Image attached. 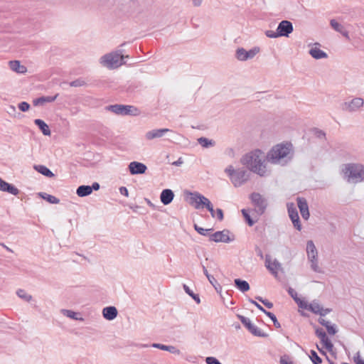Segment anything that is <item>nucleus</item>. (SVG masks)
Segmentation results:
<instances>
[{
  "mask_svg": "<svg viewBox=\"0 0 364 364\" xmlns=\"http://www.w3.org/2000/svg\"><path fill=\"white\" fill-rule=\"evenodd\" d=\"M296 201L301 217L306 220H308L309 218L310 213L306 199L303 197H298L296 198Z\"/></svg>",
  "mask_w": 364,
  "mask_h": 364,
  "instance_id": "15",
  "label": "nucleus"
},
{
  "mask_svg": "<svg viewBox=\"0 0 364 364\" xmlns=\"http://www.w3.org/2000/svg\"><path fill=\"white\" fill-rule=\"evenodd\" d=\"M321 324L326 327L328 334L334 335L337 333L336 326L331 323L329 320H321Z\"/></svg>",
  "mask_w": 364,
  "mask_h": 364,
  "instance_id": "31",
  "label": "nucleus"
},
{
  "mask_svg": "<svg viewBox=\"0 0 364 364\" xmlns=\"http://www.w3.org/2000/svg\"><path fill=\"white\" fill-rule=\"evenodd\" d=\"M232 326L235 328V330L237 331L240 329V324L239 322H235L232 324Z\"/></svg>",
  "mask_w": 364,
  "mask_h": 364,
  "instance_id": "64",
  "label": "nucleus"
},
{
  "mask_svg": "<svg viewBox=\"0 0 364 364\" xmlns=\"http://www.w3.org/2000/svg\"><path fill=\"white\" fill-rule=\"evenodd\" d=\"M124 55L121 50H117L103 55L101 58V63L108 68H118L123 64Z\"/></svg>",
  "mask_w": 364,
  "mask_h": 364,
  "instance_id": "6",
  "label": "nucleus"
},
{
  "mask_svg": "<svg viewBox=\"0 0 364 364\" xmlns=\"http://www.w3.org/2000/svg\"><path fill=\"white\" fill-rule=\"evenodd\" d=\"M249 177V171L245 168H240L236 169L234 176H232L231 181L235 187H239L247 181Z\"/></svg>",
  "mask_w": 364,
  "mask_h": 364,
  "instance_id": "9",
  "label": "nucleus"
},
{
  "mask_svg": "<svg viewBox=\"0 0 364 364\" xmlns=\"http://www.w3.org/2000/svg\"><path fill=\"white\" fill-rule=\"evenodd\" d=\"M0 191L11 193L14 196L18 195V189L11 183H9L0 177Z\"/></svg>",
  "mask_w": 364,
  "mask_h": 364,
  "instance_id": "19",
  "label": "nucleus"
},
{
  "mask_svg": "<svg viewBox=\"0 0 364 364\" xmlns=\"http://www.w3.org/2000/svg\"><path fill=\"white\" fill-rule=\"evenodd\" d=\"M289 216L293 223L294 227L299 231L301 230V224L298 214V211L293 203H289L287 205Z\"/></svg>",
  "mask_w": 364,
  "mask_h": 364,
  "instance_id": "12",
  "label": "nucleus"
},
{
  "mask_svg": "<svg viewBox=\"0 0 364 364\" xmlns=\"http://www.w3.org/2000/svg\"><path fill=\"white\" fill-rule=\"evenodd\" d=\"M174 198V193L171 189H164L160 194L161 202L164 205H169Z\"/></svg>",
  "mask_w": 364,
  "mask_h": 364,
  "instance_id": "20",
  "label": "nucleus"
},
{
  "mask_svg": "<svg viewBox=\"0 0 364 364\" xmlns=\"http://www.w3.org/2000/svg\"><path fill=\"white\" fill-rule=\"evenodd\" d=\"M76 193L79 197H85L92 193V189L88 185H82L77 187Z\"/></svg>",
  "mask_w": 364,
  "mask_h": 364,
  "instance_id": "30",
  "label": "nucleus"
},
{
  "mask_svg": "<svg viewBox=\"0 0 364 364\" xmlns=\"http://www.w3.org/2000/svg\"><path fill=\"white\" fill-rule=\"evenodd\" d=\"M82 316L89 317L90 318H94L100 317V311L97 309L87 308L82 311Z\"/></svg>",
  "mask_w": 364,
  "mask_h": 364,
  "instance_id": "32",
  "label": "nucleus"
},
{
  "mask_svg": "<svg viewBox=\"0 0 364 364\" xmlns=\"http://www.w3.org/2000/svg\"><path fill=\"white\" fill-rule=\"evenodd\" d=\"M363 100L360 97H355L349 102H345L341 105V108L343 111L353 112L358 111L361 107L363 106Z\"/></svg>",
  "mask_w": 364,
  "mask_h": 364,
  "instance_id": "11",
  "label": "nucleus"
},
{
  "mask_svg": "<svg viewBox=\"0 0 364 364\" xmlns=\"http://www.w3.org/2000/svg\"><path fill=\"white\" fill-rule=\"evenodd\" d=\"M201 266L203 268V272L204 274L206 276L208 281H211L212 279L213 280L214 277L208 273L206 267L203 264H201Z\"/></svg>",
  "mask_w": 364,
  "mask_h": 364,
  "instance_id": "56",
  "label": "nucleus"
},
{
  "mask_svg": "<svg viewBox=\"0 0 364 364\" xmlns=\"http://www.w3.org/2000/svg\"><path fill=\"white\" fill-rule=\"evenodd\" d=\"M34 123L36 126H38V127L42 132L43 135H45V136L50 135L51 132L49 129V127L43 119H36L34 120Z\"/></svg>",
  "mask_w": 364,
  "mask_h": 364,
  "instance_id": "26",
  "label": "nucleus"
},
{
  "mask_svg": "<svg viewBox=\"0 0 364 364\" xmlns=\"http://www.w3.org/2000/svg\"><path fill=\"white\" fill-rule=\"evenodd\" d=\"M209 282L214 287L215 289L219 292L222 289V287L220 284L218 282V281L214 278L213 281V279L211 281H209Z\"/></svg>",
  "mask_w": 364,
  "mask_h": 364,
  "instance_id": "50",
  "label": "nucleus"
},
{
  "mask_svg": "<svg viewBox=\"0 0 364 364\" xmlns=\"http://www.w3.org/2000/svg\"><path fill=\"white\" fill-rule=\"evenodd\" d=\"M314 134L318 138H325L326 137V133L322 131L321 129H319L318 128L314 129Z\"/></svg>",
  "mask_w": 364,
  "mask_h": 364,
  "instance_id": "52",
  "label": "nucleus"
},
{
  "mask_svg": "<svg viewBox=\"0 0 364 364\" xmlns=\"http://www.w3.org/2000/svg\"><path fill=\"white\" fill-rule=\"evenodd\" d=\"M242 323L254 336L259 337H265L267 334L262 330L252 323L251 320H241Z\"/></svg>",
  "mask_w": 364,
  "mask_h": 364,
  "instance_id": "16",
  "label": "nucleus"
},
{
  "mask_svg": "<svg viewBox=\"0 0 364 364\" xmlns=\"http://www.w3.org/2000/svg\"><path fill=\"white\" fill-rule=\"evenodd\" d=\"M6 112L9 115L14 117H16L17 112H16V107L14 106H13V105L8 106V107L6 108Z\"/></svg>",
  "mask_w": 364,
  "mask_h": 364,
  "instance_id": "47",
  "label": "nucleus"
},
{
  "mask_svg": "<svg viewBox=\"0 0 364 364\" xmlns=\"http://www.w3.org/2000/svg\"><path fill=\"white\" fill-rule=\"evenodd\" d=\"M183 160L181 157H180V158H178V159L177 161L172 162L171 164L175 166H179L181 164H183Z\"/></svg>",
  "mask_w": 364,
  "mask_h": 364,
  "instance_id": "61",
  "label": "nucleus"
},
{
  "mask_svg": "<svg viewBox=\"0 0 364 364\" xmlns=\"http://www.w3.org/2000/svg\"><path fill=\"white\" fill-rule=\"evenodd\" d=\"M266 267L275 277H277L278 272L277 269L280 267V264L277 261L275 260L272 264H268Z\"/></svg>",
  "mask_w": 364,
  "mask_h": 364,
  "instance_id": "37",
  "label": "nucleus"
},
{
  "mask_svg": "<svg viewBox=\"0 0 364 364\" xmlns=\"http://www.w3.org/2000/svg\"><path fill=\"white\" fill-rule=\"evenodd\" d=\"M183 288L185 291V292L188 294L197 304L200 303V299L199 297V295L197 294H195L186 284L183 285Z\"/></svg>",
  "mask_w": 364,
  "mask_h": 364,
  "instance_id": "36",
  "label": "nucleus"
},
{
  "mask_svg": "<svg viewBox=\"0 0 364 364\" xmlns=\"http://www.w3.org/2000/svg\"><path fill=\"white\" fill-rule=\"evenodd\" d=\"M235 287L242 293H245L250 290V287L249 283L241 279H235L234 280Z\"/></svg>",
  "mask_w": 364,
  "mask_h": 364,
  "instance_id": "27",
  "label": "nucleus"
},
{
  "mask_svg": "<svg viewBox=\"0 0 364 364\" xmlns=\"http://www.w3.org/2000/svg\"><path fill=\"white\" fill-rule=\"evenodd\" d=\"M271 321L273 323L275 328H279L281 327V323H279V320H271Z\"/></svg>",
  "mask_w": 364,
  "mask_h": 364,
  "instance_id": "63",
  "label": "nucleus"
},
{
  "mask_svg": "<svg viewBox=\"0 0 364 364\" xmlns=\"http://www.w3.org/2000/svg\"><path fill=\"white\" fill-rule=\"evenodd\" d=\"M277 31L280 37H289L294 31L293 24L289 21L283 20L279 23Z\"/></svg>",
  "mask_w": 364,
  "mask_h": 364,
  "instance_id": "13",
  "label": "nucleus"
},
{
  "mask_svg": "<svg viewBox=\"0 0 364 364\" xmlns=\"http://www.w3.org/2000/svg\"><path fill=\"white\" fill-rule=\"evenodd\" d=\"M38 196L41 198L46 200L47 202H48L51 204H58L60 203V200L58 198H56L52 195L48 194L46 193L40 192V193H38Z\"/></svg>",
  "mask_w": 364,
  "mask_h": 364,
  "instance_id": "33",
  "label": "nucleus"
},
{
  "mask_svg": "<svg viewBox=\"0 0 364 364\" xmlns=\"http://www.w3.org/2000/svg\"><path fill=\"white\" fill-rule=\"evenodd\" d=\"M343 172L348 178V182L357 183L364 180V166L361 164H346Z\"/></svg>",
  "mask_w": 364,
  "mask_h": 364,
  "instance_id": "3",
  "label": "nucleus"
},
{
  "mask_svg": "<svg viewBox=\"0 0 364 364\" xmlns=\"http://www.w3.org/2000/svg\"><path fill=\"white\" fill-rule=\"evenodd\" d=\"M316 334L321 339L322 344L324 346L326 350L331 351L333 348V345L327 337L325 331L323 328H316Z\"/></svg>",
  "mask_w": 364,
  "mask_h": 364,
  "instance_id": "18",
  "label": "nucleus"
},
{
  "mask_svg": "<svg viewBox=\"0 0 364 364\" xmlns=\"http://www.w3.org/2000/svg\"><path fill=\"white\" fill-rule=\"evenodd\" d=\"M255 252L258 257H259L261 259H263V252L261 248L256 245L255 247Z\"/></svg>",
  "mask_w": 364,
  "mask_h": 364,
  "instance_id": "59",
  "label": "nucleus"
},
{
  "mask_svg": "<svg viewBox=\"0 0 364 364\" xmlns=\"http://www.w3.org/2000/svg\"><path fill=\"white\" fill-rule=\"evenodd\" d=\"M90 188L92 189V192L93 191H98L100 188V186L97 182H94L92 186H90Z\"/></svg>",
  "mask_w": 364,
  "mask_h": 364,
  "instance_id": "60",
  "label": "nucleus"
},
{
  "mask_svg": "<svg viewBox=\"0 0 364 364\" xmlns=\"http://www.w3.org/2000/svg\"><path fill=\"white\" fill-rule=\"evenodd\" d=\"M250 198L255 206V211L257 215H262L267 206V200L260 193L255 192L250 194Z\"/></svg>",
  "mask_w": 364,
  "mask_h": 364,
  "instance_id": "7",
  "label": "nucleus"
},
{
  "mask_svg": "<svg viewBox=\"0 0 364 364\" xmlns=\"http://www.w3.org/2000/svg\"><path fill=\"white\" fill-rule=\"evenodd\" d=\"M215 218H217L219 221H222L224 219L223 210L221 208L216 209Z\"/></svg>",
  "mask_w": 364,
  "mask_h": 364,
  "instance_id": "49",
  "label": "nucleus"
},
{
  "mask_svg": "<svg viewBox=\"0 0 364 364\" xmlns=\"http://www.w3.org/2000/svg\"><path fill=\"white\" fill-rule=\"evenodd\" d=\"M259 51L260 48L257 46L253 47L249 50H246L244 48H238L235 51V58L240 61H246L254 58Z\"/></svg>",
  "mask_w": 364,
  "mask_h": 364,
  "instance_id": "8",
  "label": "nucleus"
},
{
  "mask_svg": "<svg viewBox=\"0 0 364 364\" xmlns=\"http://www.w3.org/2000/svg\"><path fill=\"white\" fill-rule=\"evenodd\" d=\"M310 359L314 364H320L322 362L321 358L317 355L314 350H311Z\"/></svg>",
  "mask_w": 364,
  "mask_h": 364,
  "instance_id": "43",
  "label": "nucleus"
},
{
  "mask_svg": "<svg viewBox=\"0 0 364 364\" xmlns=\"http://www.w3.org/2000/svg\"><path fill=\"white\" fill-rule=\"evenodd\" d=\"M320 316H325L330 313L332 309L330 308H323L318 302L314 301L308 306V310Z\"/></svg>",
  "mask_w": 364,
  "mask_h": 364,
  "instance_id": "14",
  "label": "nucleus"
},
{
  "mask_svg": "<svg viewBox=\"0 0 364 364\" xmlns=\"http://www.w3.org/2000/svg\"><path fill=\"white\" fill-rule=\"evenodd\" d=\"M242 216L244 217L245 222L247 223V225L250 227H252L256 222V220H254L251 216L250 215V213L247 210L242 209L241 210Z\"/></svg>",
  "mask_w": 364,
  "mask_h": 364,
  "instance_id": "38",
  "label": "nucleus"
},
{
  "mask_svg": "<svg viewBox=\"0 0 364 364\" xmlns=\"http://www.w3.org/2000/svg\"><path fill=\"white\" fill-rule=\"evenodd\" d=\"M117 308L113 306L105 307L102 310L104 318H115L117 316Z\"/></svg>",
  "mask_w": 364,
  "mask_h": 364,
  "instance_id": "24",
  "label": "nucleus"
},
{
  "mask_svg": "<svg viewBox=\"0 0 364 364\" xmlns=\"http://www.w3.org/2000/svg\"><path fill=\"white\" fill-rule=\"evenodd\" d=\"M205 363L207 364H222L218 359L214 357H207L205 359Z\"/></svg>",
  "mask_w": 364,
  "mask_h": 364,
  "instance_id": "51",
  "label": "nucleus"
},
{
  "mask_svg": "<svg viewBox=\"0 0 364 364\" xmlns=\"http://www.w3.org/2000/svg\"><path fill=\"white\" fill-rule=\"evenodd\" d=\"M193 228L195 229V230L198 233L200 234V235H203V236H207L208 235V230H213V228H208V229H205L203 228H201L200 226H198L197 224H194L193 225Z\"/></svg>",
  "mask_w": 364,
  "mask_h": 364,
  "instance_id": "39",
  "label": "nucleus"
},
{
  "mask_svg": "<svg viewBox=\"0 0 364 364\" xmlns=\"http://www.w3.org/2000/svg\"><path fill=\"white\" fill-rule=\"evenodd\" d=\"M295 302L298 305L299 308L303 310H308V306L309 304L303 299L299 298L297 299H295Z\"/></svg>",
  "mask_w": 364,
  "mask_h": 364,
  "instance_id": "41",
  "label": "nucleus"
},
{
  "mask_svg": "<svg viewBox=\"0 0 364 364\" xmlns=\"http://www.w3.org/2000/svg\"><path fill=\"white\" fill-rule=\"evenodd\" d=\"M128 168L132 175L143 174L147 170V167L144 164L138 161L131 162Z\"/></svg>",
  "mask_w": 364,
  "mask_h": 364,
  "instance_id": "17",
  "label": "nucleus"
},
{
  "mask_svg": "<svg viewBox=\"0 0 364 364\" xmlns=\"http://www.w3.org/2000/svg\"><path fill=\"white\" fill-rule=\"evenodd\" d=\"M230 231L225 229L221 231H217L210 235V240L215 242H225L229 243L235 240L234 235L232 237L229 235Z\"/></svg>",
  "mask_w": 364,
  "mask_h": 364,
  "instance_id": "10",
  "label": "nucleus"
},
{
  "mask_svg": "<svg viewBox=\"0 0 364 364\" xmlns=\"http://www.w3.org/2000/svg\"><path fill=\"white\" fill-rule=\"evenodd\" d=\"M288 293H289V294L291 296V298H292L294 301H295V299H299V297L298 296V294H297L296 291L294 289H292V288H291V287H289V289H288Z\"/></svg>",
  "mask_w": 364,
  "mask_h": 364,
  "instance_id": "55",
  "label": "nucleus"
},
{
  "mask_svg": "<svg viewBox=\"0 0 364 364\" xmlns=\"http://www.w3.org/2000/svg\"><path fill=\"white\" fill-rule=\"evenodd\" d=\"M152 347L154 348H159L160 350H167V347L168 346H166V345H164V344H161V343H153L152 344Z\"/></svg>",
  "mask_w": 364,
  "mask_h": 364,
  "instance_id": "57",
  "label": "nucleus"
},
{
  "mask_svg": "<svg viewBox=\"0 0 364 364\" xmlns=\"http://www.w3.org/2000/svg\"><path fill=\"white\" fill-rule=\"evenodd\" d=\"M188 194L191 196V202L196 203V209L205 208L210 212L211 216L215 218L216 210H214L213 205L208 198L198 192H188Z\"/></svg>",
  "mask_w": 364,
  "mask_h": 364,
  "instance_id": "4",
  "label": "nucleus"
},
{
  "mask_svg": "<svg viewBox=\"0 0 364 364\" xmlns=\"http://www.w3.org/2000/svg\"><path fill=\"white\" fill-rule=\"evenodd\" d=\"M263 152L259 149H255L245 154L240 160V162L246 166L250 171L260 176H264L266 174V165L264 164Z\"/></svg>",
  "mask_w": 364,
  "mask_h": 364,
  "instance_id": "2",
  "label": "nucleus"
},
{
  "mask_svg": "<svg viewBox=\"0 0 364 364\" xmlns=\"http://www.w3.org/2000/svg\"><path fill=\"white\" fill-rule=\"evenodd\" d=\"M309 54L316 60L326 58L328 57V55L326 52L317 48H311L309 50Z\"/></svg>",
  "mask_w": 364,
  "mask_h": 364,
  "instance_id": "28",
  "label": "nucleus"
},
{
  "mask_svg": "<svg viewBox=\"0 0 364 364\" xmlns=\"http://www.w3.org/2000/svg\"><path fill=\"white\" fill-rule=\"evenodd\" d=\"M263 312L269 317V318H277L276 316L270 311L265 310V311Z\"/></svg>",
  "mask_w": 364,
  "mask_h": 364,
  "instance_id": "62",
  "label": "nucleus"
},
{
  "mask_svg": "<svg viewBox=\"0 0 364 364\" xmlns=\"http://www.w3.org/2000/svg\"><path fill=\"white\" fill-rule=\"evenodd\" d=\"M119 193H120L122 195H123V196H126V197H128V196H129V191H128V189H127L126 187H124V186H122V187H120V188H119Z\"/></svg>",
  "mask_w": 364,
  "mask_h": 364,
  "instance_id": "58",
  "label": "nucleus"
},
{
  "mask_svg": "<svg viewBox=\"0 0 364 364\" xmlns=\"http://www.w3.org/2000/svg\"><path fill=\"white\" fill-rule=\"evenodd\" d=\"M61 314L63 316L70 318H78L76 317V315L78 314V313H75V311L72 310L68 309H61L60 310Z\"/></svg>",
  "mask_w": 364,
  "mask_h": 364,
  "instance_id": "40",
  "label": "nucleus"
},
{
  "mask_svg": "<svg viewBox=\"0 0 364 364\" xmlns=\"http://www.w3.org/2000/svg\"><path fill=\"white\" fill-rule=\"evenodd\" d=\"M265 35L270 38H276L280 37L279 34H277V31H276L272 30H267L265 31Z\"/></svg>",
  "mask_w": 364,
  "mask_h": 364,
  "instance_id": "46",
  "label": "nucleus"
},
{
  "mask_svg": "<svg viewBox=\"0 0 364 364\" xmlns=\"http://www.w3.org/2000/svg\"><path fill=\"white\" fill-rule=\"evenodd\" d=\"M167 350L166 351H168L170 352L171 353H173V354H176V355H180L181 354V351L179 349H178L177 348H176L175 346H168L167 347Z\"/></svg>",
  "mask_w": 364,
  "mask_h": 364,
  "instance_id": "48",
  "label": "nucleus"
},
{
  "mask_svg": "<svg viewBox=\"0 0 364 364\" xmlns=\"http://www.w3.org/2000/svg\"><path fill=\"white\" fill-rule=\"evenodd\" d=\"M225 171L230 177V179H232V176H234L235 173L236 172V169H234L232 166H228V168H225Z\"/></svg>",
  "mask_w": 364,
  "mask_h": 364,
  "instance_id": "53",
  "label": "nucleus"
},
{
  "mask_svg": "<svg viewBox=\"0 0 364 364\" xmlns=\"http://www.w3.org/2000/svg\"><path fill=\"white\" fill-rule=\"evenodd\" d=\"M354 362L356 364H364V360L361 358L360 354L359 352L356 353V355L354 356Z\"/></svg>",
  "mask_w": 364,
  "mask_h": 364,
  "instance_id": "54",
  "label": "nucleus"
},
{
  "mask_svg": "<svg viewBox=\"0 0 364 364\" xmlns=\"http://www.w3.org/2000/svg\"><path fill=\"white\" fill-rule=\"evenodd\" d=\"M330 25L336 31L342 34L348 41H350L348 31L343 27V26L338 23L335 19H331L330 21Z\"/></svg>",
  "mask_w": 364,
  "mask_h": 364,
  "instance_id": "22",
  "label": "nucleus"
},
{
  "mask_svg": "<svg viewBox=\"0 0 364 364\" xmlns=\"http://www.w3.org/2000/svg\"><path fill=\"white\" fill-rule=\"evenodd\" d=\"M306 252L308 259L318 258V252L316 246L312 240L307 241L306 243Z\"/></svg>",
  "mask_w": 364,
  "mask_h": 364,
  "instance_id": "23",
  "label": "nucleus"
},
{
  "mask_svg": "<svg viewBox=\"0 0 364 364\" xmlns=\"http://www.w3.org/2000/svg\"><path fill=\"white\" fill-rule=\"evenodd\" d=\"M58 96V94H56L54 96H43V97H40L38 98H36V99L33 100V104L34 106H38V105H43L46 102H54L56 100Z\"/></svg>",
  "mask_w": 364,
  "mask_h": 364,
  "instance_id": "25",
  "label": "nucleus"
},
{
  "mask_svg": "<svg viewBox=\"0 0 364 364\" xmlns=\"http://www.w3.org/2000/svg\"><path fill=\"white\" fill-rule=\"evenodd\" d=\"M34 168L38 173H41L42 175L48 178H53L55 176V174L47 166L44 165H35Z\"/></svg>",
  "mask_w": 364,
  "mask_h": 364,
  "instance_id": "29",
  "label": "nucleus"
},
{
  "mask_svg": "<svg viewBox=\"0 0 364 364\" xmlns=\"http://www.w3.org/2000/svg\"><path fill=\"white\" fill-rule=\"evenodd\" d=\"M85 85H86V82L82 78H78V79H76L70 82V85L71 87H82Z\"/></svg>",
  "mask_w": 364,
  "mask_h": 364,
  "instance_id": "44",
  "label": "nucleus"
},
{
  "mask_svg": "<svg viewBox=\"0 0 364 364\" xmlns=\"http://www.w3.org/2000/svg\"><path fill=\"white\" fill-rule=\"evenodd\" d=\"M309 260L311 262V268L313 269V271L315 272L321 273V269L319 267L318 264V258H316L314 259H311Z\"/></svg>",
  "mask_w": 364,
  "mask_h": 364,
  "instance_id": "42",
  "label": "nucleus"
},
{
  "mask_svg": "<svg viewBox=\"0 0 364 364\" xmlns=\"http://www.w3.org/2000/svg\"><path fill=\"white\" fill-rule=\"evenodd\" d=\"M105 109L122 116H138L140 114L139 109L133 105L115 104L106 106Z\"/></svg>",
  "mask_w": 364,
  "mask_h": 364,
  "instance_id": "5",
  "label": "nucleus"
},
{
  "mask_svg": "<svg viewBox=\"0 0 364 364\" xmlns=\"http://www.w3.org/2000/svg\"><path fill=\"white\" fill-rule=\"evenodd\" d=\"M294 156L293 145L291 142L280 143L274 145L268 151L267 158L272 164L285 165Z\"/></svg>",
  "mask_w": 364,
  "mask_h": 364,
  "instance_id": "1",
  "label": "nucleus"
},
{
  "mask_svg": "<svg viewBox=\"0 0 364 364\" xmlns=\"http://www.w3.org/2000/svg\"><path fill=\"white\" fill-rule=\"evenodd\" d=\"M170 131L171 130L167 128L152 129V130L146 132V138L148 140H152L155 138H160L164 134H166Z\"/></svg>",
  "mask_w": 364,
  "mask_h": 364,
  "instance_id": "21",
  "label": "nucleus"
},
{
  "mask_svg": "<svg viewBox=\"0 0 364 364\" xmlns=\"http://www.w3.org/2000/svg\"><path fill=\"white\" fill-rule=\"evenodd\" d=\"M198 142L203 148L213 146L215 144V141L214 140L209 139L206 137H200L199 139H198Z\"/></svg>",
  "mask_w": 364,
  "mask_h": 364,
  "instance_id": "34",
  "label": "nucleus"
},
{
  "mask_svg": "<svg viewBox=\"0 0 364 364\" xmlns=\"http://www.w3.org/2000/svg\"><path fill=\"white\" fill-rule=\"evenodd\" d=\"M10 68L16 73H23V66L21 65V61L20 60H10L9 62Z\"/></svg>",
  "mask_w": 364,
  "mask_h": 364,
  "instance_id": "35",
  "label": "nucleus"
},
{
  "mask_svg": "<svg viewBox=\"0 0 364 364\" xmlns=\"http://www.w3.org/2000/svg\"><path fill=\"white\" fill-rule=\"evenodd\" d=\"M255 299L262 302L268 309H272L273 307V304L267 299H264L262 297L259 296H256Z\"/></svg>",
  "mask_w": 364,
  "mask_h": 364,
  "instance_id": "45",
  "label": "nucleus"
}]
</instances>
